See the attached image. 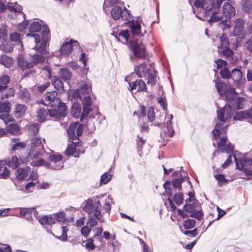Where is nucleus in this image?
<instances>
[{
    "instance_id": "obj_1",
    "label": "nucleus",
    "mask_w": 252,
    "mask_h": 252,
    "mask_svg": "<svg viewBox=\"0 0 252 252\" xmlns=\"http://www.w3.org/2000/svg\"><path fill=\"white\" fill-rule=\"evenodd\" d=\"M45 142L44 139L41 137H35L31 139V143L29 145V156L36 159L41 157L44 153L45 150L43 143Z\"/></svg>"
},
{
    "instance_id": "obj_2",
    "label": "nucleus",
    "mask_w": 252,
    "mask_h": 252,
    "mask_svg": "<svg viewBox=\"0 0 252 252\" xmlns=\"http://www.w3.org/2000/svg\"><path fill=\"white\" fill-rule=\"evenodd\" d=\"M236 168L243 171L247 176L252 175V159L248 158L246 156H242L240 158H237L233 155Z\"/></svg>"
},
{
    "instance_id": "obj_3",
    "label": "nucleus",
    "mask_w": 252,
    "mask_h": 252,
    "mask_svg": "<svg viewBox=\"0 0 252 252\" xmlns=\"http://www.w3.org/2000/svg\"><path fill=\"white\" fill-rule=\"evenodd\" d=\"M96 203V206L93 203L91 199H88L85 202V205L83 207V210L89 215L94 213V216L101 222L103 221L101 216V204L99 200Z\"/></svg>"
},
{
    "instance_id": "obj_4",
    "label": "nucleus",
    "mask_w": 252,
    "mask_h": 252,
    "mask_svg": "<svg viewBox=\"0 0 252 252\" xmlns=\"http://www.w3.org/2000/svg\"><path fill=\"white\" fill-rule=\"evenodd\" d=\"M48 115L50 117L57 120L64 118L66 115V107L63 102H60L57 108H53L48 109Z\"/></svg>"
},
{
    "instance_id": "obj_5",
    "label": "nucleus",
    "mask_w": 252,
    "mask_h": 252,
    "mask_svg": "<svg viewBox=\"0 0 252 252\" xmlns=\"http://www.w3.org/2000/svg\"><path fill=\"white\" fill-rule=\"evenodd\" d=\"M62 159L63 156L58 154L50 155V163H46L45 166L55 170H60L63 166Z\"/></svg>"
},
{
    "instance_id": "obj_6",
    "label": "nucleus",
    "mask_w": 252,
    "mask_h": 252,
    "mask_svg": "<svg viewBox=\"0 0 252 252\" xmlns=\"http://www.w3.org/2000/svg\"><path fill=\"white\" fill-rule=\"evenodd\" d=\"M234 112L228 103L225 106L217 111V117L220 121L225 123L233 115Z\"/></svg>"
},
{
    "instance_id": "obj_7",
    "label": "nucleus",
    "mask_w": 252,
    "mask_h": 252,
    "mask_svg": "<svg viewBox=\"0 0 252 252\" xmlns=\"http://www.w3.org/2000/svg\"><path fill=\"white\" fill-rule=\"evenodd\" d=\"M222 18L223 17L220 13L214 11L212 13L211 18L208 20V22L209 24H211L212 23L221 21L219 24V27L224 31L229 29L230 22L228 20H224L222 21Z\"/></svg>"
},
{
    "instance_id": "obj_8",
    "label": "nucleus",
    "mask_w": 252,
    "mask_h": 252,
    "mask_svg": "<svg viewBox=\"0 0 252 252\" xmlns=\"http://www.w3.org/2000/svg\"><path fill=\"white\" fill-rule=\"evenodd\" d=\"M130 48L135 57L142 59L145 57V50L143 45L141 43H138L137 41L131 42Z\"/></svg>"
},
{
    "instance_id": "obj_9",
    "label": "nucleus",
    "mask_w": 252,
    "mask_h": 252,
    "mask_svg": "<svg viewBox=\"0 0 252 252\" xmlns=\"http://www.w3.org/2000/svg\"><path fill=\"white\" fill-rule=\"evenodd\" d=\"M41 29V25L38 22L34 21L32 22L29 27V31L31 33H28L27 36H32L34 38L35 42L38 44L40 41V36L36 33H32V32H37Z\"/></svg>"
},
{
    "instance_id": "obj_10",
    "label": "nucleus",
    "mask_w": 252,
    "mask_h": 252,
    "mask_svg": "<svg viewBox=\"0 0 252 252\" xmlns=\"http://www.w3.org/2000/svg\"><path fill=\"white\" fill-rule=\"evenodd\" d=\"M92 104V100L90 96H86L83 100V112L81 115V122H86V118L92 110L91 106Z\"/></svg>"
},
{
    "instance_id": "obj_11",
    "label": "nucleus",
    "mask_w": 252,
    "mask_h": 252,
    "mask_svg": "<svg viewBox=\"0 0 252 252\" xmlns=\"http://www.w3.org/2000/svg\"><path fill=\"white\" fill-rule=\"evenodd\" d=\"M129 90L132 92L135 91L136 92L145 91L147 90V87L145 83L142 80H136L134 81L128 82Z\"/></svg>"
},
{
    "instance_id": "obj_12",
    "label": "nucleus",
    "mask_w": 252,
    "mask_h": 252,
    "mask_svg": "<svg viewBox=\"0 0 252 252\" xmlns=\"http://www.w3.org/2000/svg\"><path fill=\"white\" fill-rule=\"evenodd\" d=\"M75 43H77V41L73 39H70L69 41L66 42L61 47L59 51V53L57 55H68L70 54L73 50L72 44Z\"/></svg>"
},
{
    "instance_id": "obj_13",
    "label": "nucleus",
    "mask_w": 252,
    "mask_h": 252,
    "mask_svg": "<svg viewBox=\"0 0 252 252\" xmlns=\"http://www.w3.org/2000/svg\"><path fill=\"white\" fill-rule=\"evenodd\" d=\"M17 62L18 66L23 70L33 67L31 57L29 59L23 55H19L17 58Z\"/></svg>"
},
{
    "instance_id": "obj_14",
    "label": "nucleus",
    "mask_w": 252,
    "mask_h": 252,
    "mask_svg": "<svg viewBox=\"0 0 252 252\" xmlns=\"http://www.w3.org/2000/svg\"><path fill=\"white\" fill-rule=\"evenodd\" d=\"M134 71L140 78L146 77L147 75L150 72V68L147 66L145 63H142L135 67Z\"/></svg>"
},
{
    "instance_id": "obj_15",
    "label": "nucleus",
    "mask_w": 252,
    "mask_h": 252,
    "mask_svg": "<svg viewBox=\"0 0 252 252\" xmlns=\"http://www.w3.org/2000/svg\"><path fill=\"white\" fill-rule=\"evenodd\" d=\"M228 104L234 112L236 109H242L245 108L246 100L244 98L238 97L233 100L230 101Z\"/></svg>"
},
{
    "instance_id": "obj_16",
    "label": "nucleus",
    "mask_w": 252,
    "mask_h": 252,
    "mask_svg": "<svg viewBox=\"0 0 252 252\" xmlns=\"http://www.w3.org/2000/svg\"><path fill=\"white\" fill-rule=\"evenodd\" d=\"M14 90L9 87L0 89V101L7 99L14 95Z\"/></svg>"
},
{
    "instance_id": "obj_17",
    "label": "nucleus",
    "mask_w": 252,
    "mask_h": 252,
    "mask_svg": "<svg viewBox=\"0 0 252 252\" xmlns=\"http://www.w3.org/2000/svg\"><path fill=\"white\" fill-rule=\"evenodd\" d=\"M230 77L232 78L234 84L237 86H240L244 81L242 79V72L237 68L232 70Z\"/></svg>"
},
{
    "instance_id": "obj_18",
    "label": "nucleus",
    "mask_w": 252,
    "mask_h": 252,
    "mask_svg": "<svg viewBox=\"0 0 252 252\" xmlns=\"http://www.w3.org/2000/svg\"><path fill=\"white\" fill-rule=\"evenodd\" d=\"M234 119L235 120H242L243 119H252V107L247 111H240L236 113Z\"/></svg>"
},
{
    "instance_id": "obj_19",
    "label": "nucleus",
    "mask_w": 252,
    "mask_h": 252,
    "mask_svg": "<svg viewBox=\"0 0 252 252\" xmlns=\"http://www.w3.org/2000/svg\"><path fill=\"white\" fill-rule=\"evenodd\" d=\"M223 14L227 18H230L234 16L235 14V9L234 7L228 2L224 3L223 6Z\"/></svg>"
},
{
    "instance_id": "obj_20",
    "label": "nucleus",
    "mask_w": 252,
    "mask_h": 252,
    "mask_svg": "<svg viewBox=\"0 0 252 252\" xmlns=\"http://www.w3.org/2000/svg\"><path fill=\"white\" fill-rule=\"evenodd\" d=\"M57 93L56 91H52L46 93L45 99L47 101H49L48 105H50L51 107L54 106L53 103H58L61 102L59 99L56 97Z\"/></svg>"
},
{
    "instance_id": "obj_21",
    "label": "nucleus",
    "mask_w": 252,
    "mask_h": 252,
    "mask_svg": "<svg viewBox=\"0 0 252 252\" xmlns=\"http://www.w3.org/2000/svg\"><path fill=\"white\" fill-rule=\"evenodd\" d=\"M174 134V130L172 127L169 128L163 126L160 132V136L164 141H168L170 137Z\"/></svg>"
},
{
    "instance_id": "obj_22",
    "label": "nucleus",
    "mask_w": 252,
    "mask_h": 252,
    "mask_svg": "<svg viewBox=\"0 0 252 252\" xmlns=\"http://www.w3.org/2000/svg\"><path fill=\"white\" fill-rule=\"evenodd\" d=\"M48 42L47 39L42 40V43L40 45H36L34 47L35 50L38 53L41 55H43L45 57L49 54V51L47 48Z\"/></svg>"
},
{
    "instance_id": "obj_23",
    "label": "nucleus",
    "mask_w": 252,
    "mask_h": 252,
    "mask_svg": "<svg viewBox=\"0 0 252 252\" xmlns=\"http://www.w3.org/2000/svg\"><path fill=\"white\" fill-rule=\"evenodd\" d=\"M30 169V167L29 166H26L24 168H18L15 172V175L17 179L19 180H23L25 179L28 175Z\"/></svg>"
},
{
    "instance_id": "obj_24",
    "label": "nucleus",
    "mask_w": 252,
    "mask_h": 252,
    "mask_svg": "<svg viewBox=\"0 0 252 252\" xmlns=\"http://www.w3.org/2000/svg\"><path fill=\"white\" fill-rule=\"evenodd\" d=\"M18 97L24 102H29L31 99V95L26 89H20L18 94Z\"/></svg>"
},
{
    "instance_id": "obj_25",
    "label": "nucleus",
    "mask_w": 252,
    "mask_h": 252,
    "mask_svg": "<svg viewBox=\"0 0 252 252\" xmlns=\"http://www.w3.org/2000/svg\"><path fill=\"white\" fill-rule=\"evenodd\" d=\"M215 84L217 91L221 96H223L224 93L227 89H226L225 84L220 80L219 77H217L216 79Z\"/></svg>"
},
{
    "instance_id": "obj_26",
    "label": "nucleus",
    "mask_w": 252,
    "mask_h": 252,
    "mask_svg": "<svg viewBox=\"0 0 252 252\" xmlns=\"http://www.w3.org/2000/svg\"><path fill=\"white\" fill-rule=\"evenodd\" d=\"M33 67L39 63H42L45 60V57L38 54H34L30 56Z\"/></svg>"
},
{
    "instance_id": "obj_27",
    "label": "nucleus",
    "mask_w": 252,
    "mask_h": 252,
    "mask_svg": "<svg viewBox=\"0 0 252 252\" xmlns=\"http://www.w3.org/2000/svg\"><path fill=\"white\" fill-rule=\"evenodd\" d=\"M77 127V123L75 122L71 124L67 129V134L69 138L74 141H78V138L76 136V129Z\"/></svg>"
},
{
    "instance_id": "obj_28",
    "label": "nucleus",
    "mask_w": 252,
    "mask_h": 252,
    "mask_svg": "<svg viewBox=\"0 0 252 252\" xmlns=\"http://www.w3.org/2000/svg\"><path fill=\"white\" fill-rule=\"evenodd\" d=\"M237 94L234 88H229L225 91L223 96H225V99L229 102L235 99Z\"/></svg>"
},
{
    "instance_id": "obj_29",
    "label": "nucleus",
    "mask_w": 252,
    "mask_h": 252,
    "mask_svg": "<svg viewBox=\"0 0 252 252\" xmlns=\"http://www.w3.org/2000/svg\"><path fill=\"white\" fill-rule=\"evenodd\" d=\"M244 21L241 19H238L235 21L234 33L236 35H240L243 31L244 27Z\"/></svg>"
},
{
    "instance_id": "obj_30",
    "label": "nucleus",
    "mask_w": 252,
    "mask_h": 252,
    "mask_svg": "<svg viewBox=\"0 0 252 252\" xmlns=\"http://www.w3.org/2000/svg\"><path fill=\"white\" fill-rule=\"evenodd\" d=\"M59 75L64 81H67L71 79L72 73L66 68H62L59 71Z\"/></svg>"
},
{
    "instance_id": "obj_31",
    "label": "nucleus",
    "mask_w": 252,
    "mask_h": 252,
    "mask_svg": "<svg viewBox=\"0 0 252 252\" xmlns=\"http://www.w3.org/2000/svg\"><path fill=\"white\" fill-rule=\"evenodd\" d=\"M130 28L131 30V32L133 34L135 35H140L141 33L140 29L141 25L140 24L136 21L134 22V21H132L130 23Z\"/></svg>"
},
{
    "instance_id": "obj_32",
    "label": "nucleus",
    "mask_w": 252,
    "mask_h": 252,
    "mask_svg": "<svg viewBox=\"0 0 252 252\" xmlns=\"http://www.w3.org/2000/svg\"><path fill=\"white\" fill-rule=\"evenodd\" d=\"M72 140V144H68L66 150L64 151V154L66 156L72 155L74 154L76 152L75 146H78V142L77 141Z\"/></svg>"
},
{
    "instance_id": "obj_33",
    "label": "nucleus",
    "mask_w": 252,
    "mask_h": 252,
    "mask_svg": "<svg viewBox=\"0 0 252 252\" xmlns=\"http://www.w3.org/2000/svg\"><path fill=\"white\" fill-rule=\"evenodd\" d=\"M40 125L37 123L33 124L30 125L28 129V134L30 136H33L36 135L39 130Z\"/></svg>"
},
{
    "instance_id": "obj_34",
    "label": "nucleus",
    "mask_w": 252,
    "mask_h": 252,
    "mask_svg": "<svg viewBox=\"0 0 252 252\" xmlns=\"http://www.w3.org/2000/svg\"><path fill=\"white\" fill-rule=\"evenodd\" d=\"M12 59L10 57L6 55L0 56V63L3 65L5 67H10L12 64Z\"/></svg>"
},
{
    "instance_id": "obj_35",
    "label": "nucleus",
    "mask_w": 252,
    "mask_h": 252,
    "mask_svg": "<svg viewBox=\"0 0 252 252\" xmlns=\"http://www.w3.org/2000/svg\"><path fill=\"white\" fill-rule=\"evenodd\" d=\"M27 109L26 106L24 104H17L15 110V115L16 117H22L25 114Z\"/></svg>"
},
{
    "instance_id": "obj_36",
    "label": "nucleus",
    "mask_w": 252,
    "mask_h": 252,
    "mask_svg": "<svg viewBox=\"0 0 252 252\" xmlns=\"http://www.w3.org/2000/svg\"><path fill=\"white\" fill-rule=\"evenodd\" d=\"M81 107L78 103H74L72 106L71 113L75 118L81 117Z\"/></svg>"
},
{
    "instance_id": "obj_37",
    "label": "nucleus",
    "mask_w": 252,
    "mask_h": 252,
    "mask_svg": "<svg viewBox=\"0 0 252 252\" xmlns=\"http://www.w3.org/2000/svg\"><path fill=\"white\" fill-rule=\"evenodd\" d=\"M6 130L7 132H8L11 134H16L18 133L19 131L18 125L17 124L12 122L6 126Z\"/></svg>"
},
{
    "instance_id": "obj_38",
    "label": "nucleus",
    "mask_w": 252,
    "mask_h": 252,
    "mask_svg": "<svg viewBox=\"0 0 252 252\" xmlns=\"http://www.w3.org/2000/svg\"><path fill=\"white\" fill-rule=\"evenodd\" d=\"M111 14L112 18L117 20L121 17V14H122V9L119 6H114L111 11Z\"/></svg>"
},
{
    "instance_id": "obj_39",
    "label": "nucleus",
    "mask_w": 252,
    "mask_h": 252,
    "mask_svg": "<svg viewBox=\"0 0 252 252\" xmlns=\"http://www.w3.org/2000/svg\"><path fill=\"white\" fill-rule=\"evenodd\" d=\"M1 43H2V44L0 45V48L2 51L5 53L11 52L13 51V47L10 42H6V41L5 40Z\"/></svg>"
},
{
    "instance_id": "obj_40",
    "label": "nucleus",
    "mask_w": 252,
    "mask_h": 252,
    "mask_svg": "<svg viewBox=\"0 0 252 252\" xmlns=\"http://www.w3.org/2000/svg\"><path fill=\"white\" fill-rule=\"evenodd\" d=\"M10 78L9 76L5 74L0 76V89L4 87H9L8 85L10 83Z\"/></svg>"
},
{
    "instance_id": "obj_41",
    "label": "nucleus",
    "mask_w": 252,
    "mask_h": 252,
    "mask_svg": "<svg viewBox=\"0 0 252 252\" xmlns=\"http://www.w3.org/2000/svg\"><path fill=\"white\" fill-rule=\"evenodd\" d=\"M48 114V109L45 108H40L37 112V117L38 118V121L40 122H44L46 117Z\"/></svg>"
},
{
    "instance_id": "obj_42",
    "label": "nucleus",
    "mask_w": 252,
    "mask_h": 252,
    "mask_svg": "<svg viewBox=\"0 0 252 252\" xmlns=\"http://www.w3.org/2000/svg\"><path fill=\"white\" fill-rule=\"evenodd\" d=\"M11 106V103L8 101H0V113H8Z\"/></svg>"
},
{
    "instance_id": "obj_43",
    "label": "nucleus",
    "mask_w": 252,
    "mask_h": 252,
    "mask_svg": "<svg viewBox=\"0 0 252 252\" xmlns=\"http://www.w3.org/2000/svg\"><path fill=\"white\" fill-rule=\"evenodd\" d=\"M214 2V0H206L202 3V6L201 8H203L207 12L215 7Z\"/></svg>"
},
{
    "instance_id": "obj_44",
    "label": "nucleus",
    "mask_w": 252,
    "mask_h": 252,
    "mask_svg": "<svg viewBox=\"0 0 252 252\" xmlns=\"http://www.w3.org/2000/svg\"><path fill=\"white\" fill-rule=\"evenodd\" d=\"M42 225H51L55 223L54 218L51 216H43L39 219Z\"/></svg>"
},
{
    "instance_id": "obj_45",
    "label": "nucleus",
    "mask_w": 252,
    "mask_h": 252,
    "mask_svg": "<svg viewBox=\"0 0 252 252\" xmlns=\"http://www.w3.org/2000/svg\"><path fill=\"white\" fill-rule=\"evenodd\" d=\"M5 162L3 160L0 161V171L3 168L2 173L0 174V178L5 179L8 176L9 172L7 167H5Z\"/></svg>"
},
{
    "instance_id": "obj_46",
    "label": "nucleus",
    "mask_w": 252,
    "mask_h": 252,
    "mask_svg": "<svg viewBox=\"0 0 252 252\" xmlns=\"http://www.w3.org/2000/svg\"><path fill=\"white\" fill-rule=\"evenodd\" d=\"M8 9L10 11L20 13L22 12V7L17 3H11L8 4Z\"/></svg>"
},
{
    "instance_id": "obj_47",
    "label": "nucleus",
    "mask_w": 252,
    "mask_h": 252,
    "mask_svg": "<svg viewBox=\"0 0 252 252\" xmlns=\"http://www.w3.org/2000/svg\"><path fill=\"white\" fill-rule=\"evenodd\" d=\"M0 120L2 121L6 126L14 121V119L7 113L0 115Z\"/></svg>"
},
{
    "instance_id": "obj_48",
    "label": "nucleus",
    "mask_w": 252,
    "mask_h": 252,
    "mask_svg": "<svg viewBox=\"0 0 252 252\" xmlns=\"http://www.w3.org/2000/svg\"><path fill=\"white\" fill-rule=\"evenodd\" d=\"M53 84L57 90H63V84L62 80L57 76H54L53 79Z\"/></svg>"
},
{
    "instance_id": "obj_49",
    "label": "nucleus",
    "mask_w": 252,
    "mask_h": 252,
    "mask_svg": "<svg viewBox=\"0 0 252 252\" xmlns=\"http://www.w3.org/2000/svg\"><path fill=\"white\" fill-rule=\"evenodd\" d=\"M7 164L13 169L16 168L19 165L18 157L16 156H12L9 159Z\"/></svg>"
},
{
    "instance_id": "obj_50",
    "label": "nucleus",
    "mask_w": 252,
    "mask_h": 252,
    "mask_svg": "<svg viewBox=\"0 0 252 252\" xmlns=\"http://www.w3.org/2000/svg\"><path fill=\"white\" fill-rule=\"evenodd\" d=\"M196 221L194 219H187L184 221L183 226L186 229H190L195 226Z\"/></svg>"
},
{
    "instance_id": "obj_51",
    "label": "nucleus",
    "mask_w": 252,
    "mask_h": 252,
    "mask_svg": "<svg viewBox=\"0 0 252 252\" xmlns=\"http://www.w3.org/2000/svg\"><path fill=\"white\" fill-rule=\"evenodd\" d=\"M184 181L183 177L174 179L172 182V184L173 188L179 190L182 189V184Z\"/></svg>"
},
{
    "instance_id": "obj_52",
    "label": "nucleus",
    "mask_w": 252,
    "mask_h": 252,
    "mask_svg": "<svg viewBox=\"0 0 252 252\" xmlns=\"http://www.w3.org/2000/svg\"><path fill=\"white\" fill-rule=\"evenodd\" d=\"M10 38L12 41L17 42L18 44L22 46V42L21 40V35L17 32H14L10 34Z\"/></svg>"
},
{
    "instance_id": "obj_53",
    "label": "nucleus",
    "mask_w": 252,
    "mask_h": 252,
    "mask_svg": "<svg viewBox=\"0 0 252 252\" xmlns=\"http://www.w3.org/2000/svg\"><path fill=\"white\" fill-rule=\"evenodd\" d=\"M94 241L93 238H92L86 240L85 247L88 251H92L95 249V246L94 244Z\"/></svg>"
},
{
    "instance_id": "obj_54",
    "label": "nucleus",
    "mask_w": 252,
    "mask_h": 252,
    "mask_svg": "<svg viewBox=\"0 0 252 252\" xmlns=\"http://www.w3.org/2000/svg\"><path fill=\"white\" fill-rule=\"evenodd\" d=\"M203 216V213L201 210H196L195 209L189 215L190 217L194 218L198 220H201Z\"/></svg>"
},
{
    "instance_id": "obj_55",
    "label": "nucleus",
    "mask_w": 252,
    "mask_h": 252,
    "mask_svg": "<svg viewBox=\"0 0 252 252\" xmlns=\"http://www.w3.org/2000/svg\"><path fill=\"white\" fill-rule=\"evenodd\" d=\"M88 121L87 118H86V122L84 121L83 122H82V124H80L79 122L77 123V127L76 129V136L78 138V137L81 135L83 132V126L86 125V123Z\"/></svg>"
},
{
    "instance_id": "obj_56",
    "label": "nucleus",
    "mask_w": 252,
    "mask_h": 252,
    "mask_svg": "<svg viewBox=\"0 0 252 252\" xmlns=\"http://www.w3.org/2000/svg\"><path fill=\"white\" fill-rule=\"evenodd\" d=\"M121 17L126 21H129L131 19V15L130 11L127 10L126 8H125L123 10L122 9V14H121Z\"/></svg>"
},
{
    "instance_id": "obj_57",
    "label": "nucleus",
    "mask_w": 252,
    "mask_h": 252,
    "mask_svg": "<svg viewBox=\"0 0 252 252\" xmlns=\"http://www.w3.org/2000/svg\"><path fill=\"white\" fill-rule=\"evenodd\" d=\"M174 201L177 205L181 204L183 202V194L180 192L176 193L174 195Z\"/></svg>"
},
{
    "instance_id": "obj_58",
    "label": "nucleus",
    "mask_w": 252,
    "mask_h": 252,
    "mask_svg": "<svg viewBox=\"0 0 252 252\" xmlns=\"http://www.w3.org/2000/svg\"><path fill=\"white\" fill-rule=\"evenodd\" d=\"M220 41L221 42V48H227L229 45V38L227 36L223 34L220 37Z\"/></svg>"
},
{
    "instance_id": "obj_59",
    "label": "nucleus",
    "mask_w": 252,
    "mask_h": 252,
    "mask_svg": "<svg viewBox=\"0 0 252 252\" xmlns=\"http://www.w3.org/2000/svg\"><path fill=\"white\" fill-rule=\"evenodd\" d=\"M221 54L224 55L227 59L232 58L233 52L229 48H225L221 51Z\"/></svg>"
},
{
    "instance_id": "obj_60",
    "label": "nucleus",
    "mask_w": 252,
    "mask_h": 252,
    "mask_svg": "<svg viewBox=\"0 0 252 252\" xmlns=\"http://www.w3.org/2000/svg\"><path fill=\"white\" fill-rule=\"evenodd\" d=\"M96 220L98 219L95 217L94 218L92 216L89 215L88 218L87 225H88L91 228H92L93 227L97 224V221Z\"/></svg>"
},
{
    "instance_id": "obj_61",
    "label": "nucleus",
    "mask_w": 252,
    "mask_h": 252,
    "mask_svg": "<svg viewBox=\"0 0 252 252\" xmlns=\"http://www.w3.org/2000/svg\"><path fill=\"white\" fill-rule=\"evenodd\" d=\"M7 36L6 28L3 27L2 28H0V42L6 40Z\"/></svg>"
},
{
    "instance_id": "obj_62",
    "label": "nucleus",
    "mask_w": 252,
    "mask_h": 252,
    "mask_svg": "<svg viewBox=\"0 0 252 252\" xmlns=\"http://www.w3.org/2000/svg\"><path fill=\"white\" fill-rule=\"evenodd\" d=\"M111 179V175L107 172L104 173L101 176L100 184H106Z\"/></svg>"
},
{
    "instance_id": "obj_63",
    "label": "nucleus",
    "mask_w": 252,
    "mask_h": 252,
    "mask_svg": "<svg viewBox=\"0 0 252 252\" xmlns=\"http://www.w3.org/2000/svg\"><path fill=\"white\" fill-rule=\"evenodd\" d=\"M214 177L218 181L220 186L228 182V180L224 178V176L222 174H216Z\"/></svg>"
},
{
    "instance_id": "obj_64",
    "label": "nucleus",
    "mask_w": 252,
    "mask_h": 252,
    "mask_svg": "<svg viewBox=\"0 0 252 252\" xmlns=\"http://www.w3.org/2000/svg\"><path fill=\"white\" fill-rule=\"evenodd\" d=\"M79 90L81 94H88L91 91V89L86 83H84L82 86H81L79 88Z\"/></svg>"
}]
</instances>
